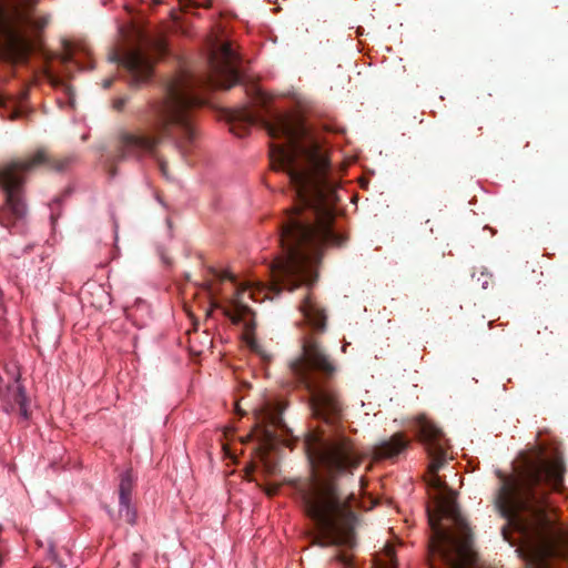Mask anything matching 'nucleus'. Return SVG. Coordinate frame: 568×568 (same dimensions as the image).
<instances>
[{
	"instance_id": "1",
	"label": "nucleus",
	"mask_w": 568,
	"mask_h": 568,
	"mask_svg": "<svg viewBox=\"0 0 568 568\" xmlns=\"http://www.w3.org/2000/svg\"><path fill=\"white\" fill-rule=\"evenodd\" d=\"M236 120L245 126L261 124L272 139H285L284 144H271L270 159L274 170L284 171L294 191V206L281 223V254L271 265L272 283L267 286L237 284L227 272L212 271L221 282L236 285L235 294L223 307L225 316L240 323L252 314L246 296L255 302L272 298L283 290L294 291L317 281V266L326 245L342 246L346 236L334 227L337 185L328 178L329 162L318 141L310 135L300 116L275 112L264 119L244 108Z\"/></svg>"
},
{
	"instance_id": "2",
	"label": "nucleus",
	"mask_w": 568,
	"mask_h": 568,
	"mask_svg": "<svg viewBox=\"0 0 568 568\" xmlns=\"http://www.w3.org/2000/svg\"><path fill=\"white\" fill-rule=\"evenodd\" d=\"M239 55L231 43H213L207 55L209 72L196 74L181 70L170 79L164 94L149 104L146 129L121 131L116 138L115 154L106 161L110 176L116 175V164L129 158L141 160L150 155L158 161L160 171L168 176V164L158 156V146L171 140L183 153L196 138L195 113L205 100L195 93L197 88L229 90L241 82Z\"/></svg>"
},
{
	"instance_id": "3",
	"label": "nucleus",
	"mask_w": 568,
	"mask_h": 568,
	"mask_svg": "<svg viewBox=\"0 0 568 568\" xmlns=\"http://www.w3.org/2000/svg\"><path fill=\"white\" fill-rule=\"evenodd\" d=\"M303 445L310 462L320 470L297 487L304 513L314 524L308 534L311 545L339 548L332 560L343 568H353L348 551L356 546L357 517L345 503L335 479L353 475L364 456L351 438L337 432L332 435L308 432Z\"/></svg>"
},
{
	"instance_id": "4",
	"label": "nucleus",
	"mask_w": 568,
	"mask_h": 568,
	"mask_svg": "<svg viewBox=\"0 0 568 568\" xmlns=\"http://www.w3.org/2000/svg\"><path fill=\"white\" fill-rule=\"evenodd\" d=\"M565 466L560 457L527 458L513 476H501L495 497L500 515L514 523L535 542L557 552L568 546V537L556 531L546 513L547 496L564 485Z\"/></svg>"
},
{
	"instance_id": "5",
	"label": "nucleus",
	"mask_w": 568,
	"mask_h": 568,
	"mask_svg": "<svg viewBox=\"0 0 568 568\" xmlns=\"http://www.w3.org/2000/svg\"><path fill=\"white\" fill-rule=\"evenodd\" d=\"M415 429L429 457V486L438 493L436 497L437 516L429 514V524L434 531L437 552L448 568H464L462 560L468 556L473 536L466 519L455 500V493L438 475L446 464L450 446L444 433L432 420L419 416Z\"/></svg>"
},
{
	"instance_id": "6",
	"label": "nucleus",
	"mask_w": 568,
	"mask_h": 568,
	"mask_svg": "<svg viewBox=\"0 0 568 568\" xmlns=\"http://www.w3.org/2000/svg\"><path fill=\"white\" fill-rule=\"evenodd\" d=\"M290 371L310 395L313 415L335 426L342 418V403L329 381L336 366L317 339L307 335L303 338L302 352L290 363Z\"/></svg>"
},
{
	"instance_id": "7",
	"label": "nucleus",
	"mask_w": 568,
	"mask_h": 568,
	"mask_svg": "<svg viewBox=\"0 0 568 568\" xmlns=\"http://www.w3.org/2000/svg\"><path fill=\"white\" fill-rule=\"evenodd\" d=\"M70 162L69 158L58 159L48 150L39 149L23 159L12 160L0 166V189L3 192V202L0 205V223L7 229L13 227L27 214L23 201V174L39 168L50 171H63Z\"/></svg>"
},
{
	"instance_id": "8",
	"label": "nucleus",
	"mask_w": 568,
	"mask_h": 568,
	"mask_svg": "<svg viewBox=\"0 0 568 568\" xmlns=\"http://www.w3.org/2000/svg\"><path fill=\"white\" fill-rule=\"evenodd\" d=\"M38 0H0V43L2 42L17 62H27L31 52L28 31H40L48 24L45 17H38Z\"/></svg>"
},
{
	"instance_id": "9",
	"label": "nucleus",
	"mask_w": 568,
	"mask_h": 568,
	"mask_svg": "<svg viewBox=\"0 0 568 568\" xmlns=\"http://www.w3.org/2000/svg\"><path fill=\"white\" fill-rule=\"evenodd\" d=\"M110 61L119 63L128 70L133 85L146 82L153 73L151 57L140 48L129 49L123 53L113 52L110 55Z\"/></svg>"
},
{
	"instance_id": "10",
	"label": "nucleus",
	"mask_w": 568,
	"mask_h": 568,
	"mask_svg": "<svg viewBox=\"0 0 568 568\" xmlns=\"http://www.w3.org/2000/svg\"><path fill=\"white\" fill-rule=\"evenodd\" d=\"M136 477L132 469H126L119 476V510L116 514L109 511L114 523L124 521L131 526L136 524V510L132 505V490L135 485Z\"/></svg>"
},
{
	"instance_id": "11",
	"label": "nucleus",
	"mask_w": 568,
	"mask_h": 568,
	"mask_svg": "<svg viewBox=\"0 0 568 568\" xmlns=\"http://www.w3.org/2000/svg\"><path fill=\"white\" fill-rule=\"evenodd\" d=\"M300 311L303 314L307 324L318 333L326 328V314L315 301L313 295L308 292L300 304Z\"/></svg>"
},
{
	"instance_id": "12",
	"label": "nucleus",
	"mask_w": 568,
	"mask_h": 568,
	"mask_svg": "<svg viewBox=\"0 0 568 568\" xmlns=\"http://www.w3.org/2000/svg\"><path fill=\"white\" fill-rule=\"evenodd\" d=\"M409 440L403 433L394 434L389 439L374 446L373 454L376 459L394 458L405 450Z\"/></svg>"
},
{
	"instance_id": "13",
	"label": "nucleus",
	"mask_w": 568,
	"mask_h": 568,
	"mask_svg": "<svg viewBox=\"0 0 568 568\" xmlns=\"http://www.w3.org/2000/svg\"><path fill=\"white\" fill-rule=\"evenodd\" d=\"M11 408L14 409V406H18V413L22 417V419L27 420L30 416L28 409V397L26 395L24 387L16 381L11 386L8 387Z\"/></svg>"
},
{
	"instance_id": "14",
	"label": "nucleus",
	"mask_w": 568,
	"mask_h": 568,
	"mask_svg": "<svg viewBox=\"0 0 568 568\" xmlns=\"http://www.w3.org/2000/svg\"><path fill=\"white\" fill-rule=\"evenodd\" d=\"M267 418L270 419L268 425L256 427V436L265 447L272 446L275 443L277 436L273 428L278 427L281 424V417L276 414H268Z\"/></svg>"
},
{
	"instance_id": "15",
	"label": "nucleus",
	"mask_w": 568,
	"mask_h": 568,
	"mask_svg": "<svg viewBox=\"0 0 568 568\" xmlns=\"http://www.w3.org/2000/svg\"><path fill=\"white\" fill-rule=\"evenodd\" d=\"M375 568H397L395 552L392 547L385 549V558L374 559Z\"/></svg>"
},
{
	"instance_id": "16",
	"label": "nucleus",
	"mask_w": 568,
	"mask_h": 568,
	"mask_svg": "<svg viewBox=\"0 0 568 568\" xmlns=\"http://www.w3.org/2000/svg\"><path fill=\"white\" fill-rule=\"evenodd\" d=\"M250 348L252 352H254L256 355H258L264 362H270L272 358V355L268 354L262 345H260L256 341L250 342Z\"/></svg>"
},
{
	"instance_id": "17",
	"label": "nucleus",
	"mask_w": 568,
	"mask_h": 568,
	"mask_svg": "<svg viewBox=\"0 0 568 568\" xmlns=\"http://www.w3.org/2000/svg\"><path fill=\"white\" fill-rule=\"evenodd\" d=\"M128 102L126 98H119L113 101V109L116 111H122Z\"/></svg>"
},
{
	"instance_id": "18",
	"label": "nucleus",
	"mask_w": 568,
	"mask_h": 568,
	"mask_svg": "<svg viewBox=\"0 0 568 568\" xmlns=\"http://www.w3.org/2000/svg\"><path fill=\"white\" fill-rule=\"evenodd\" d=\"M63 61L64 62H71L72 61V51L69 44H65V52L63 54Z\"/></svg>"
},
{
	"instance_id": "19",
	"label": "nucleus",
	"mask_w": 568,
	"mask_h": 568,
	"mask_svg": "<svg viewBox=\"0 0 568 568\" xmlns=\"http://www.w3.org/2000/svg\"><path fill=\"white\" fill-rule=\"evenodd\" d=\"M113 81H114V79H113V78H109V79L103 80V83H102L103 89H109V88H111V85H112Z\"/></svg>"
},
{
	"instance_id": "20",
	"label": "nucleus",
	"mask_w": 568,
	"mask_h": 568,
	"mask_svg": "<svg viewBox=\"0 0 568 568\" xmlns=\"http://www.w3.org/2000/svg\"><path fill=\"white\" fill-rule=\"evenodd\" d=\"M265 493L268 496H273V495H275L277 493V487L276 486L267 487V488H265Z\"/></svg>"
},
{
	"instance_id": "21",
	"label": "nucleus",
	"mask_w": 568,
	"mask_h": 568,
	"mask_svg": "<svg viewBox=\"0 0 568 568\" xmlns=\"http://www.w3.org/2000/svg\"><path fill=\"white\" fill-rule=\"evenodd\" d=\"M207 291H209L210 295L213 297L214 292H213V288H212L211 284H207Z\"/></svg>"
},
{
	"instance_id": "22",
	"label": "nucleus",
	"mask_w": 568,
	"mask_h": 568,
	"mask_svg": "<svg viewBox=\"0 0 568 568\" xmlns=\"http://www.w3.org/2000/svg\"><path fill=\"white\" fill-rule=\"evenodd\" d=\"M4 103V100L3 98L0 95V105H2Z\"/></svg>"
},
{
	"instance_id": "23",
	"label": "nucleus",
	"mask_w": 568,
	"mask_h": 568,
	"mask_svg": "<svg viewBox=\"0 0 568 568\" xmlns=\"http://www.w3.org/2000/svg\"><path fill=\"white\" fill-rule=\"evenodd\" d=\"M214 307H220L215 302L212 303Z\"/></svg>"
}]
</instances>
